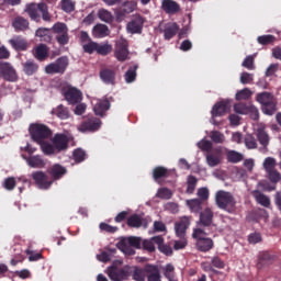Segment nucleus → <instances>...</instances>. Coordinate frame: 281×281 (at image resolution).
Returning a JSON list of instances; mask_svg holds the SVG:
<instances>
[{
  "label": "nucleus",
  "instance_id": "nucleus-42",
  "mask_svg": "<svg viewBox=\"0 0 281 281\" xmlns=\"http://www.w3.org/2000/svg\"><path fill=\"white\" fill-rule=\"evenodd\" d=\"M169 171L166 167L158 166L153 170V177L155 181H159V179H166L169 177Z\"/></svg>",
  "mask_w": 281,
  "mask_h": 281
},
{
  "label": "nucleus",
  "instance_id": "nucleus-33",
  "mask_svg": "<svg viewBox=\"0 0 281 281\" xmlns=\"http://www.w3.org/2000/svg\"><path fill=\"white\" fill-rule=\"evenodd\" d=\"M177 32H179V24L177 22H172L166 25L164 30L165 41H170L177 36Z\"/></svg>",
  "mask_w": 281,
  "mask_h": 281
},
{
  "label": "nucleus",
  "instance_id": "nucleus-25",
  "mask_svg": "<svg viewBox=\"0 0 281 281\" xmlns=\"http://www.w3.org/2000/svg\"><path fill=\"white\" fill-rule=\"evenodd\" d=\"M145 278H147V281H161L159 267L147 263L145 266Z\"/></svg>",
  "mask_w": 281,
  "mask_h": 281
},
{
  "label": "nucleus",
  "instance_id": "nucleus-31",
  "mask_svg": "<svg viewBox=\"0 0 281 281\" xmlns=\"http://www.w3.org/2000/svg\"><path fill=\"white\" fill-rule=\"evenodd\" d=\"M111 109V102L109 99L100 100L93 108L95 115H100V117H104V113Z\"/></svg>",
  "mask_w": 281,
  "mask_h": 281
},
{
  "label": "nucleus",
  "instance_id": "nucleus-45",
  "mask_svg": "<svg viewBox=\"0 0 281 281\" xmlns=\"http://www.w3.org/2000/svg\"><path fill=\"white\" fill-rule=\"evenodd\" d=\"M40 146H41L44 155H58V153H59L53 143L49 144L44 140V142L40 143Z\"/></svg>",
  "mask_w": 281,
  "mask_h": 281
},
{
  "label": "nucleus",
  "instance_id": "nucleus-44",
  "mask_svg": "<svg viewBox=\"0 0 281 281\" xmlns=\"http://www.w3.org/2000/svg\"><path fill=\"white\" fill-rule=\"evenodd\" d=\"M27 165L31 168H44L45 167V161L41 156H31L27 158Z\"/></svg>",
  "mask_w": 281,
  "mask_h": 281
},
{
  "label": "nucleus",
  "instance_id": "nucleus-18",
  "mask_svg": "<svg viewBox=\"0 0 281 281\" xmlns=\"http://www.w3.org/2000/svg\"><path fill=\"white\" fill-rule=\"evenodd\" d=\"M52 144H54L57 153H63L69 148V136L57 133L52 138Z\"/></svg>",
  "mask_w": 281,
  "mask_h": 281
},
{
  "label": "nucleus",
  "instance_id": "nucleus-51",
  "mask_svg": "<svg viewBox=\"0 0 281 281\" xmlns=\"http://www.w3.org/2000/svg\"><path fill=\"white\" fill-rule=\"evenodd\" d=\"M61 10L68 14L76 10V2L71 0H61L60 1Z\"/></svg>",
  "mask_w": 281,
  "mask_h": 281
},
{
  "label": "nucleus",
  "instance_id": "nucleus-1",
  "mask_svg": "<svg viewBox=\"0 0 281 281\" xmlns=\"http://www.w3.org/2000/svg\"><path fill=\"white\" fill-rule=\"evenodd\" d=\"M25 12L29 14L31 21H41V15L43 21L46 23L52 22V14H49V7H47V3L40 2V3H30L26 5ZM40 12V14H38Z\"/></svg>",
  "mask_w": 281,
  "mask_h": 281
},
{
  "label": "nucleus",
  "instance_id": "nucleus-14",
  "mask_svg": "<svg viewBox=\"0 0 281 281\" xmlns=\"http://www.w3.org/2000/svg\"><path fill=\"white\" fill-rule=\"evenodd\" d=\"M32 179L35 181V186H37L40 190H49V188H52V183H54V181L49 180V177H47L43 171L33 172Z\"/></svg>",
  "mask_w": 281,
  "mask_h": 281
},
{
  "label": "nucleus",
  "instance_id": "nucleus-60",
  "mask_svg": "<svg viewBox=\"0 0 281 281\" xmlns=\"http://www.w3.org/2000/svg\"><path fill=\"white\" fill-rule=\"evenodd\" d=\"M164 276L167 280H175V266L172 263L166 265Z\"/></svg>",
  "mask_w": 281,
  "mask_h": 281
},
{
  "label": "nucleus",
  "instance_id": "nucleus-41",
  "mask_svg": "<svg viewBox=\"0 0 281 281\" xmlns=\"http://www.w3.org/2000/svg\"><path fill=\"white\" fill-rule=\"evenodd\" d=\"M187 205L194 214H201L203 202L199 199L187 200Z\"/></svg>",
  "mask_w": 281,
  "mask_h": 281
},
{
  "label": "nucleus",
  "instance_id": "nucleus-54",
  "mask_svg": "<svg viewBox=\"0 0 281 281\" xmlns=\"http://www.w3.org/2000/svg\"><path fill=\"white\" fill-rule=\"evenodd\" d=\"M119 249L125 254V256H135V249L132 248L126 241H121L119 244Z\"/></svg>",
  "mask_w": 281,
  "mask_h": 281
},
{
  "label": "nucleus",
  "instance_id": "nucleus-32",
  "mask_svg": "<svg viewBox=\"0 0 281 281\" xmlns=\"http://www.w3.org/2000/svg\"><path fill=\"white\" fill-rule=\"evenodd\" d=\"M153 240L155 245H158V249L161 254H165V256H172V247L164 244V237L155 236L153 237Z\"/></svg>",
  "mask_w": 281,
  "mask_h": 281
},
{
  "label": "nucleus",
  "instance_id": "nucleus-40",
  "mask_svg": "<svg viewBox=\"0 0 281 281\" xmlns=\"http://www.w3.org/2000/svg\"><path fill=\"white\" fill-rule=\"evenodd\" d=\"M35 36L44 43H52V35L49 34V29L40 27L35 32Z\"/></svg>",
  "mask_w": 281,
  "mask_h": 281
},
{
  "label": "nucleus",
  "instance_id": "nucleus-63",
  "mask_svg": "<svg viewBox=\"0 0 281 281\" xmlns=\"http://www.w3.org/2000/svg\"><path fill=\"white\" fill-rule=\"evenodd\" d=\"M263 168L266 172H269L270 170H276V160L274 158L268 157L263 161Z\"/></svg>",
  "mask_w": 281,
  "mask_h": 281
},
{
  "label": "nucleus",
  "instance_id": "nucleus-62",
  "mask_svg": "<svg viewBox=\"0 0 281 281\" xmlns=\"http://www.w3.org/2000/svg\"><path fill=\"white\" fill-rule=\"evenodd\" d=\"M126 243L130 247L142 249V237H128Z\"/></svg>",
  "mask_w": 281,
  "mask_h": 281
},
{
  "label": "nucleus",
  "instance_id": "nucleus-29",
  "mask_svg": "<svg viewBox=\"0 0 281 281\" xmlns=\"http://www.w3.org/2000/svg\"><path fill=\"white\" fill-rule=\"evenodd\" d=\"M273 260H276V255H271V252L265 250L259 252L258 256V263L257 267L258 269H262V267L267 266V265H271V262H273Z\"/></svg>",
  "mask_w": 281,
  "mask_h": 281
},
{
  "label": "nucleus",
  "instance_id": "nucleus-4",
  "mask_svg": "<svg viewBox=\"0 0 281 281\" xmlns=\"http://www.w3.org/2000/svg\"><path fill=\"white\" fill-rule=\"evenodd\" d=\"M30 133L33 142H36V144H43L45 139H49L53 135L52 128L41 123L31 124Z\"/></svg>",
  "mask_w": 281,
  "mask_h": 281
},
{
  "label": "nucleus",
  "instance_id": "nucleus-55",
  "mask_svg": "<svg viewBox=\"0 0 281 281\" xmlns=\"http://www.w3.org/2000/svg\"><path fill=\"white\" fill-rule=\"evenodd\" d=\"M210 137L214 144H223L225 142V135L218 131H212Z\"/></svg>",
  "mask_w": 281,
  "mask_h": 281
},
{
  "label": "nucleus",
  "instance_id": "nucleus-48",
  "mask_svg": "<svg viewBox=\"0 0 281 281\" xmlns=\"http://www.w3.org/2000/svg\"><path fill=\"white\" fill-rule=\"evenodd\" d=\"M249 109H251V104L247 103H236L234 105L235 113H238L239 115H249Z\"/></svg>",
  "mask_w": 281,
  "mask_h": 281
},
{
  "label": "nucleus",
  "instance_id": "nucleus-61",
  "mask_svg": "<svg viewBox=\"0 0 281 281\" xmlns=\"http://www.w3.org/2000/svg\"><path fill=\"white\" fill-rule=\"evenodd\" d=\"M72 156L77 164H81L87 158V153L82 149H75Z\"/></svg>",
  "mask_w": 281,
  "mask_h": 281
},
{
  "label": "nucleus",
  "instance_id": "nucleus-50",
  "mask_svg": "<svg viewBox=\"0 0 281 281\" xmlns=\"http://www.w3.org/2000/svg\"><path fill=\"white\" fill-rule=\"evenodd\" d=\"M98 16L104 23H113V14L106 9L99 10Z\"/></svg>",
  "mask_w": 281,
  "mask_h": 281
},
{
  "label": "nucleus",
  "instance_id": "nucleus-13",
  "mask_svg": "<svg viewBox=\"0 0 281 281\" xmlns=\"http://www.w3.org/2000/svg\"><path fill=\"white\" fill-rule=\"evenodd\" d=\"M108 276L112 281L128 280V266H125L124 268L112 266L108 268Z\"/></svg>",
  "mask_w": 281,
  "mask_h": 281
},
{
  "label": "nucleus",
  "instance_id": "nucleus-16",
  "mask_svg": "<svg viewBox=\"0 0 281 281\" xmlns=\"http://www.w3.org/2000/svg\"><path fill=\"white\" fill-rule=\"evenodd\" d=\"M137 10V1L135 0H127L122 3V5L116 11V19L122 20L127 14H131Z\"/></svg>",
  "mask_w": 281,
  "mask_h": 281
},
{
  "label": "nucleus",
  "instance_id": "nucleus-21",
  "mask_svg": "<svg viewBox=\"0 0 281 281\" xmlns=\"http://www.w3.org/2000/svg\"><path fill=\"white\" fill-rule=\"evenodd\" d=\"M161 10L166 14H179V12H181V4L175 0H162Z\"/></svg>",
  "mask_w": 281,
  "mask_h": 281
},
{
  "label": "nucleus",
  "instance_id": "nucleus-49",
  "mask_svg": "<svg viewBox=\"0 0 281 281\" xmlns=\"http://www.w3.org/2000/svg\"><path fill=\"white\" fill-rule=\"evenodd\" d=\"M245 146L246 148H248V150H254L258 148V140L256 139V137H254V135L248 134L245 137Z\"/></svg>",
  "mask_w": 281,
  "mask_h": 281
},
{
  "label": "nucleus",
  "instance_id": "nucleus-58",
  "mask_svg": "<svg viewBox=\"0 0 281 281\" xmlns=\"http://www.w3.org/2000/svg\"><path fill=\"white\" fill-rule=\"evenodd\" d=\"M82 48L86 54H93V52H98V43L90 40V42L85 44Z\"/></svg>",
  "mask_w": 281,
  "mask_h": 281
},
{
  "label": "nucleus",
  "instance_id": "nucleus-19",
  "mask_svg": "<svg viewBox=\"0 0 281 281\" xmlns=\"http://www.w3.org/2000/svg\"><path fill=\"white\" fill-rule=\"evenodd\" d=\"M255 135L261 146L260 150L267 153L269 150V142H271V137L269 136V133H267V130H265L262 126L258 127Z\"/></svg>",
  "mask_w": 281,
  "mask_h": 281
},
{
  "label": "nucleus",
  "instance_id": "nucleus-28",
  "mask_svg": "<svg viewBox=\"0 0 281 281\" xmlns=\"http://www.w3.org/2000/svg\"><path fill=\"white\" fill-rule=\"evenodd\" d=\"M48 175H50L54 181H58L67 175V167H64L60 164H55L48 169Z\"/></svg>",
  "mask_w": 281,
  "mask_h": 281
},
{
  "label": "nucleus",
  "instance_id": "nucleus-22",
  "mask_svg": "<svg viewBox=\"0 0 281 281\" xmlns=\"http://www.w3.org/2000/svg\"><path fill=\"white\" fill-rule=\"evenodd\" d=\"M190 227V217L184 216L179 222L175 223V232L178 238H186V232Z\"/></svg>",
  "mask_w": 281,
  "mask_h": 281
},
{
  "label": "nucleus",
  "instance_id": "nucleus-3",
  "mask_svg": "<svg viewBox=\"0 0 281 281\" xmlns=\"http://www.w3.org/2000/svg\"><path fill=\"white\" fill-rule=\"evenodd\" d=\"M210 233L205 231V228H194L192 233V237L196 240V249L199 251H202L203 254H206V251H211V249H214V240L212 238H209Z\"/></svg>",
  "mask_w": 281,
  "mask_h": 281
},
{
  "label": "nucleus",
  "instance_id": "nucleus-38",
  "mask_svg": "<svg viewBox=\"0 0 281 281\" xmlns=\"http://www.w3.org/2000/svg\"><path fill=\"white\" fill-rule=\"evenodd\" d=\"M144 225V220L138 214H133L127 217V226L133 227L135 229H139Z\"/></svg>",
  "mask_w": 281,
  "mask_h": 281
},
{
  "label": "nucleus",
  "instance_id": "nucleus-26",
  "mask_svg": "<svg viewBox=\"0 0 281 281\" xmlns=\"http://www.w3.org/2000/svg\"><path fill=\"white\" fill-rule=\"evenodd\" d=\"M9 44L15 49V52H27V40L21 35L13 36L9 40Z\"/></svg>",
  "mask_w": 281,
  "mask_h": 281
},
{
  "label": "nucleus",
  "instance_id": "nucleus-52",
  "mask_svg": "<svg viewBox=\"0 0 281 281\" xmlns=\"http://www.w3.org/2000/svg\"><path fill=\"white\" fill-rule=\"evenodd\" d=\"M212 267H215V269H225V261H223L221 257L215 256L211 259V266L209 267L210 271H214Z\"/></svg>",
  "mask_w": 281,
  "mask_h": 281
},
{
  "label": "nucleus",
  "instance_id": "nucleus-27",
  "mask_svg": "<svg viewBox=\"0 0 281 281\" xmlns=\"http://www.w3.org/2000/svg\"><path fill=\"white\" fill-rule=\"evenodd\" d=\"M100 79L104 85H115V78L117 76V72H115L114 69L111 68H103L100 70Z\"/></svg>",
  "mask_w": 281,
  "mask_h": 281
},
{
  "label": "nucleus",
  "instance_id": "nucleus-7",
  "mask_svg": "<svg viewBox=\"0 0 281 281\" xmlns=\"http://www.w3.org/2000/svg\"><path fill=\"white\" fill-rule=\"evenodd\" d=\"M214 225V211L212 209L206 207L200 212L199 221L196 222L195 229H210Z\"/></svg>",
  "mask_w": 281,
  "mask_h": 281
},
{
  "label": "nucleus",
  "instance_id": "nucleus-17",
  "mask_svg": "<svg viewBox=\"0 0 281 281\" xmlns=\"http://www.w3.org/2000/svg\"><path fill=\"white\" fill-rule=\"evenodd\" d=\"M144 16L137 14L127 23L126 30L130 34H142L144 30Z\"/></svg>",
  "mask_w": 281,
  "mask_h": 281
},
{
  "label": "nucleus",
  "instance_id": "nucleus-64",
  "mask_svg": "<svg viewBox=\"0 0 281 281\" xmlns=\"http://www.w3.org/2000/svg\"><path fill=\"white\" fill-rule=\"evenodd\" d=\"M143 249H145V251H148L149 254H153V251H155V240H153V237L150 239L143 240Z\"/></svg>",
  "mask_w": 281,
  "mask_h": 281
},
{
  "label": "nucleus",
  "instance_id": "nucleus-6",
  "mask_svg": "<svg viewBox=\"0 0 281 281\" xmlns=\"http://www.w3.org/2000/svg\"><path fill=\"white\" fill-rule=\"evenodd\" d=\"M69 67V58L63 56L56 59L55 63H50L45 67V72L54 76V74H65Z\"/></svg>",
  "mask_w": 281,
  "mask_h": 281
},
{
  "label": "nucleus",
  "instance_id": "nucleus-11",
  "mask_svg": "<svg viewBox=\"0 0 281 281\" xmlns=\"http://www.w3.org/2000/svg\"><path fill=\"white\" fill-rule=\"evenodd\" d=\"M128 41L121 38L116 41L114 48V57L119 63L128 60Z\"/></svg>",
  "mask_w": 281,
  "mask_h": 281
},
{
  "label": "nucleus",
  "instance_id": "nucleus-39",
  "mask_svg": "<svg viewBox=\"0 0 281 281\" xmlns=\"http://www.w3.org/2000/svg\"><path fill=\"white\" fill-rule=\"evenodd\" d=\"M226 159L228 164H240L243 161L244 156L243 154L236 150H227L226 151Z\"/></svg>",
  "mask_w": 281,
  "mask_h": 281
},
{
  "label": "nucleus",
  "instance_id": "nucleus-59",
  "mask_svg": "<svg viewBox=\"0 0 281 281\" xmlns=\"http://www.w3.org/2000/svg\"><path fill=\"white\" fill-rule=\"evenodd\" d=\"M158 199L169 200L172 199V191L168 188H161L157 192Z\"/></svg>",
  "mask_w": 281,
  "mask_h": 281
},
{
  "label": "nucleus",
  "instance_id": "nucleus-35",
  "mask_svg": "<svg viewBox=\"0 0 281 281\" xmlns=\"http://www.w3.org/2000/svg\"><path fill=\"white\" fill-rule=\"evenodd\" d=\"M92 36H94V38H104V36H109V26L97 24L92 30Z\"/></svg>",
  "mask_w": 281,
  "mask_h": 281
},
{
  "label": "nucleus",
  "instance_id": "nucleus-56",
  "mask_svg": "<svg viewBox=\"0 0 281 281\" xmlns=\"http://www.w3.org/2000/svg\"><path fill=\"white\" fill-rule=\"evenodd\" d=\"M254 95V92L249 90V88H244L243 90L238 91L235 95L236 100H249Z\"/></svg>",
  "mask_w": 281,
  "mask_h": 281
},
{
  "label": "nucleus",
  "instance_id": "nucleus-10",
  "mask_svg": "<svg viewBox=\"0 0 281 281\" xmlns=\"http://www.w3.org/2000/svg\"><path fill=\"white\" fill-rule=\"evenodd\" d=\"M100 126H102V121L95 116H90L82 121L78 131L80 133H95V131H100Z\"/></svg>",
  "mask_w": 281,
  "mask_h": 281
},
{
  "label": "nucleus",
  "instance_id": "nucleus-36",
  "mask_svg": "<svg viewBox=\"0 0 281 281\" xmlns=\"http://www.w3.org/2000/svg\"><path fill=\"white\" fill-rule=\"evenodd\" d=\"M52 114L59 117V120H69V109L63 104L52 110Z\"/></svg>",
  "mask_w": 281,
  "mask_h": 281
},
{
  "label": "nucleus",
  "instance_id": "nucleus-57",
  "mask_svg": "<svg viewBox=\"0 0 281 281\" xmlns=\"http://www.w3.org/2000/svg\"><path fill=\"white\" fill-rule=\"evenodd\" d=\"M212 142L202 139L198 143V147L203 151V153H211V150H214L212 147Z\"/></svg>",
  "mask_w": 281,
  "mask_h": 281
},
{
  "label": "nucleus",
  "instance_id": "nucleus-46",
  "mask_svg": "<svg viewBox=\"0 0 281 281\" xmlns=\"http://www.w3.org/2000/svg\"><path fill=\"white\" fill-rule=\"evenodd\" d=\"M111 52H113V45L109 43H103V44L98 43L97 54H99V56H109Z\"/></svg>",
  "mask_w": 281,
  "mask_h": 281
},
{
  "label": "nucleus",
  "instance_id": "nucleus-12",
  "mask_svg": "<svg viewBox=\"0 0 281 281\" xmlns=\"http://www.w3.org/2000/svg\"><path fill=\"white\" fill-rule=\"evenodd\" d=\"M206 164L210 168H216L223 161V147H215L206 154Z\"/></svg>",
  "mask_w": 281,
  "mask_h": 281
},
{
  "label": "nucleus",
  "instance_id": "nucleus-43",
  "mask_svg": "<svg viewBox=\"0 0 281 281\" xmlns=\"http://www.w3.org/2000/svg\"><path fill=\"white\" fill-rule=\"evenodd\" d=\"M138 68L139 66L134 65L130 67L128 70L125 72V82H127V85H131V82H135V80L137 79Z\"/></svg>",
  "mask_w": 281,
  "mask_h": 281
},
{
  "label": "nucleus",
  "instance_id": "nucleus-5",
  "mask_svg": "<svg viewBox=\"0 0 281 281\" xmlns=\"http://www.w3.org/2000/svg\"><path fill=\"white\" fill-rule=\"evenodd\" d=\"M256 100L261 104V111L265 115L276 113V98L271 92H260L256 95Z\"/></svg>",
  "mask_w": 281,
  "mask_h": 281
},
{
  "label": "nucleus",
  "instance_id": "nucleus-15",
  "mask_svg": "<svg viewBox=\"0 0 281 281\" xmlns=\"http://www.w3.org/2000/svg\"><path fill=\"white\" fill-rule=\"evenodd\" d=\"M64 98L69 104H78L82 101V91L78 88L69 87L63 90Z\"/></svg>",
  "mask_w": 281,
  "mask_h": 281
},
{
  "label": "nucleus",
  "instance_id": "nucleus-47",
  "mask_svg": "<svg viewBox=\"0 0 281 281\" xmlns=\"http://www.w3.org/2000/svg\"><path fill=\"white\" fill-rule=\"evenodd\" d=\"M196 183H199V179L196 177L190 175L187 179V194H194V190H196Z\"/></svg>",
  "mask_w": 281,
  "mask_h": 281
},
{
  "label": "nucleus",
  "instance_id": "nucleus-30",
  "mask_svg": "<svg viewBox=\"0 0 281 281\" xmlns=\"http://www.w3.org/2000/svg\"><path fill=\"white\" fill-rule=\"evenodd\" d=\"M251 195L259 205H262V207H271V199L262 193L260 190H254L251 192Z\"/></svg>",
  "mask_w": 281,
  "mask_h": 281
},
{
  "label": "nucleus",
  "instance_id": "nucleus-20",
  "mask_svg": "<svg viewBox=\"0 0 281 281\" xmlns=\"http://www.w3.org/2000/svg\"><path fill=\"white\" fill-rule=\"evenodd\" d=\"M232 109V103L229 101H220L214 104L211 113L213 117H222V115H225V113L229 112Z\"/></svg>",
  "mask_w": 281,
  "mask_h": 281
},
{
  "label": "nucleus",
  "instance_id": "nucleus-37",
  "mask_svg": "<svg viewBox=\"0 0 281 281\" xmlns=\"http://www.w3.org/2000/svg\"><path fill=\"white\" fill-rule=\"evenodd\" d=\"M35 58L37 60H45V58H47V56H49V48H47V45L45 44H40L36 48H35V54H34Z\"/></svg>",
  "mask_w": 281,
  "mask_h": 281
},
{
  "label": "nucleus",
  "instance_id": "nucleus-24",
  "mask_svg": "<svg viewBox=\"0 0 281 281\" xmlns=\"http://www.w3.org/2000/svg\"><path fill=\"white\" fill-rule=\"evenodd\" d=\"M130 276L135 281L146 280V267H144V269H142L137 266H127V278Z\"/></svg>",
  "mask_w": 281,
  "mask_h": 281
},
{
  "label": "nucleus",
  "instance_id": "nucleus-34",
  "mask_svg": "<svg viewBox=\"0 0 281 281\" xmlns=\"http://www.w3.org/2000/svg\"><path fill=\"white\" fill-rule=\"evenodd\" d=\"M23 71L26 76H34L36 71H38V64L36 61L29 59L24 64H22Z\"/></svg>",
  "mask_w": 281,
  "mask_h": 281
},
{
  "label": "nucleus",
  "instance_id": "nucleus-23",
  "mask_svg": "<svg viewBox=\"0 0 281 281\" xmlns=\"http://www.w3.org/2000/svg\"><path fill=\"white\" fill-rule=\"evenodd\" d=\"M11 25L14 32H27L30 30V20L18 15L12 20Z\"/></svg>",
  "mask_w": 281,
  "mask_h": 281
},
{
  "label": "nucleus",
  "instance_id": "nucleus-53",
  "mask_svg": "<svg viewBox=\"0 0 281 281\" xmlns=\"http://www.w3.org/2000/svg\"><path fill=\"white\" fill-rule=\"evenodd\" d=\"M259 45H273L276 43V36L273 35H261L257 37Z\"/></svg>",
  "mask_w": 281,
  "mask_h": 281
},
{
  "label": "nucleus",
  "instance_id": "nucleus-9",
  "mask_svg": "<svg viewBox=\"0 0 281 281\" xmlns=\"http://www.w3.org/2000/svg\"><path fill=\"white\" fill-rule=\"evenodd\" d=\"M0 76L7 82H16L19 80L16 69L8 61H0Z\"/></svg>",
  "mask_w": 281,
  "mask_h": 281
},
{
  "label": "nucleus",
  "instance_id": "nucleus-2",
  "mask_svg": "<svg viewBox=\"0 0 281 281\" xmlns=\"http://www.w3.org/2000/svg\"><path fill=\"white\" fill-rule=\"evenodd\" d=\"M215 203L220 210L234 214L236 212V198L232 192L220 190L215 194Z\"/></svg>",
  "mask_w": 281,
  "mask_h": 281
},
{
  "label": "nucleus",
  "instance_id": "nucleus-8",
  "mask_svg": "<svg viewBox=\"0 0 281 281\" xmlns=\"http://www.w3.org/2000/svg\"><path fill=\"white\" fill-rule=\"evenodd\" d=\"M56 35V41L59 45L65 46L69 43V27L63 22H57L52 27Z\"/></svg>",
  "mask_w": 281,
  "mask_h": 281
}]
</instances>
